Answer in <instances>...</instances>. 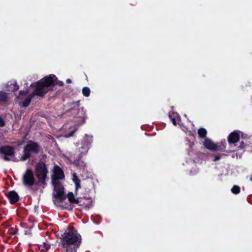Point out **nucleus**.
Listing matches in <instances>:
<instances>
[{"mask_svg": "<svg viewBox=\"0 0 252 252\" xmlns=\"http://www.w3.org/2000/svg\"><path fill=\"white\" fill-rule=\"evenodd\" d=\"M54 186V189L53 193V202L55 205L60 207L62 209H71V205L68 203H65L63 205V202L66 198V195L64 194V188L61 185L60 182L58 184L52 182Z\"/></svg>", "mask_w": 252, "mask_h": 252, "instance_id": "7ed1b4c3", "label": "nucleus"}, {"mask_svg": "<svg viewBox=\"0 0 252 252\" xmlns=\"http://www.w3.org/2000/svg\"><path fill=\"white\" fill-rule=\"evenodd\" d=\"M207 133V130L204 128H200L198 130V134L200 138H205L206 137Z\"/></svg>", "mask_w": 252, "mask_h": 252, "instance_id": "4be33fe9", "label": "nucleus"}, {"mask_svg": "<svg viewBox=\"0 0 252 252\" xmlns=\"http://www.w3.org/2000/svg\"><path fill=\"white\" fill-rule=\"evenodd\" d=\"M66 82L67 83H71L72 82V81L70 79H67L66 80Z\"/></svg>", "mask_w": 252, "mask_h": 252, "instance_id": "f704fd0d", "label": "nucleus"}, {"mask_svg": "<svg viewBox=\"0 0 252 252\" xmlns=\"http://www.w3.org/2000/svg\"><path fill=\"white\" fill-rule=\"evenodd\" d=\"M62 236V245L65 252H77L81 243V236L77 231L71 229Z\"/></svg>", "mask_w": 252, "mask_h": 252, "instance_id": "f257e3e1", "label": "nucleus"}, {"mask_svg": "<svg viewBox=\"0 0 252 252\" xmlns=\"http://www.w3.org/2000/svg\"><path fill=\"white\" fill-rule=\"evenodd\" d=\"M250 180L252 182V174L251 175Z\"/></svg>", "mask_w": 252, "mask_h": 252, "instance_id": "e433bc0d", "label": "nucleus"}, {"mask_svg": "<svg viewBox=\"0 0 252 252\" xmlns=\"http://www.w3.org/2000/svg\"><path fill=\"white\" fill-rule=\"evenodd\" d=\"M67 198L70 203L76 204L77 203H81L78 201L79 198H75L73 193L72 192H69L67 194Z\"/></svg>", "mask_w": 252, "mask_h": 252, "instance_id": "f3484780", "label": "nucleus"}, {"mask_svg": "<svg viewBox=\"0 0 252 252\" xmlns=\"http://www.w3.org/2000/svg\"><path fill=\"white\" fill-rule=\"evenodd\" d=\"M35 95L32 93L30 94L27 97H26L23 102V106L27 107L29 106L31 102L32 99Z\"/></svg>", "mask_w": 252, "mask_h": 252, "instance_id": "dca6fc26", "label": "nucleus"}, {"mask_svg": "<svg viewBox=\"0 0 252 252\" xmlns=\"http://www.w3.org/2000/svg\"><path fill=\"white\" fill-rule=\"evenodd\" d=\"M48 173V170L46 164L43 161L40 160L36 164L35 168V174L38 179L39 185H46L45 180L47 177Z\"/></svg>", "mask_w": 252, "mask_h": 252, "instance_id": "423d86ee", "label": "nucleus"}, {"mask_svg": "<svg viewBox=\"0 0 252 252\" xmlns=\"http://www.w3.org/2000/svg\"><path fill=\"white\" fill-rule=\"evenodd\" d=\"M43 245L44 248L45 249V250H46L47 251H48L50 248V244H49L47 243L44 242Z\"/></svg>", "mask_w": 252, "mask_h": 252, "instance_id": "2f4dec72", "label": "nucleus"}, {"mask_svg": "<svg viewBox=\"0 0 252 252\" xmlns=\"http://www.w3.org/2000/svg\"><path fill=\"white\" fill-rule=\"evenodd\" d=\"M73 181L75 185L76 189H78L79 188H81L80 180L75 173H74L73 175Z\"/></svg>", "mask_w": 252, "mask_h": 252, "instance_id": "6ab92c4d", "label": "nucleus"}, {"mask_svg": "<svg viewBox=\"0 0 252 252\" xmlns=\"http://www.w3.org/2000/svg\"><path fill=\"white\" fill-rule=\"evenodd\" d=\"M94 185L93 184L90 183L88 187L85 188V193L83 198L86 200H92V196L91 194L93 191Z\"/></svg>", "mask_w": 252, "mask_h": 252, "instance_id": "ddd939ff", "label": "nucleus"}, {"mask_svg": "<svg viewBox=\"0 0 252 252\" xmlns=\"http://www.w3.org/2000/svg\"><path fill=\"white\" fill-rule=\"evenodd\" d=\"M15 149L13 146L3 145L0 147V154L4 155L3 159L5 161H10L11 159L9 157H14L12 160L16 161V158L15 157Z\"/></svg>", "mask_w": 252, "mask_h": 252, "instance_id": "0eeeda50", "label": "nucleus"}, {"mask_svg": "<svg viewBox=\"0 0 252 252\" xmlns=\"http://www.w3.org/2000/svg\"><path fill=\"white\" fill-rule=\"evenodd\" d=\"M11 89H9V91L12 92H15L19 89V86L16 83H14V84H12L11 85Z\"/></svg>", "mask_w": 252, "mask_h": 252, "instance_id": "a878e982", "label": "nucleus"}, {"mask_svg": "<svg viewBox=\"0 0 252 252\" xmlns=\"http://www.w3.org/2000/svg\"><path fill=\"white\" fill-rule=\"evenodd\" d=\"M24 154L21 157L20 160L22 161H25L27 159L31 157V152L29 151H27L25 149V147L24 148L23 151Z\"/></svg>", "mask_w": 252, "mask_h": 252, "instance_id": "aec40b11", "label": "nucleus"}, {"mask_svg": "<svg viewBox=\"0 0 252 252\" xmlns=\"http://www.w3.org/2000/svg\"><path fill=\"white\" fill-rule=\"evenodd\" d=\"M226 145V143L225 139H223V140L221 141V142L218 145V151H220V152H225Z\"/></svg>", "mask_w": 252, "mask_h": 252, "instance_id": "412c9836", "label": "nucleus"}, {"mask_svg": "<svg viewBox=\"0 0 252 252\" xmlns=\"http://www.w3.org/2000/svg\"><path fill=\"white\" fill-rule=\"evenodd\" d=\"M56 80H57L56 76L50 74L43 77L37 82L32 84L31 87L34 88L32 93L34 95L40 97L44 96L49 90H52L49 87L52 86Z\"/></svg>", "mask_w": 252, "mask_h": 252, "instance_id": "f03ea898", "label": "nucleus"}, {"mask_svg": "<svg viewBox=\"0 0 252 252\" xmlns=\"http://www.w3.org/2000/svg\"><path fill=\"white\" fill-rule=\"evenodd\" d=\"M8 100V95L5 92L0 91V104L5 103Z\"/></svg>", "mask_w": 252, "mask_h": 252, "instance_id": "a211bd4d", "label": "nucleus"}, {"mask_svg": "<svg viewBox=\"0 0 252 252\" xmlns=\"http://www.w3.org/2000/svg\"><path fill=\"white\" fill-rule=\"evenodd\" d=\"M25 147L27 151L32 152L35 154H38L41 149V146L38 143L32 140L28 141Z\"/></svg>", "mask_w": 252, "mask_h": 252, "instance_id": "9d476101", "label": "nucleus"}, {"mask_svg": "<svg viewBox=\"0 0 252 252\" xmlns=\"http://www.w3.org/2000/svg\"><path fill=\"white\" fill-rule=\"evenodd\" d=\"M77 130V128H74L73 129H72V130L70 131L67 134H66L65 135V137H71V136H73L74 134L75 133V132Z\"/></svg>", "mask_w": 252, "mask_h": 252, "instance_id": "bb28decb", "label": "nucleus"}, {"mask_svg": "<svg viewBox=\"0 0 252 252\" xmlns=\"http://www.w3.org/2000/svg\"><path fill=\"white\" fill-rule=\"evenodd\" d=\"M3 218V215L0 213V220H1Z\"/></svg>", "mask_w": 252, "mask_h": 252, "instance_id": "c9c22d12", "label": "nucleus"}, {"mask_svg": "<svg viewBox=\"0 0 252 252\" xmlns=\"http://www.w3.org/2000/svg\"><path fill=\"white\" fill-rule=\"evenodd\" d=\"M28 93V91L27 90H20L19 93V96H21L23 95H26Z\"/></svg>", "mask_w": 252, "mask_h": 252, "instance_id": "c756f323", "label": "nucleus"}, {"mask_svg": "<svg viewBox=\"0 0 252 252\" xmlns=\"http://www.w3.org/2000/svg\"><path fill=\"white\" fill-rule=\"evenodd\" d=\"M84 198L83 197L79 198L78 199V201H80L81 203H77L76 204L81 206L83 208L89 209L92 205L93 200H87L88 202L86 203L84 202Z\"/></svg>", "mask_w": 252, "mask_h": 252, "instance_id": "2eb2a0df", "label": "nucleus"}, {"mask_svg": "<svg viewBox=\"0 0 252 252\" xmlns=\"http://www.w3.org/2000/svg\"><path fill=\"white\" fill-rule=\"evenodd\" d=\"M9 202L11 204L16 203L19 199L18 193L14 190L10 191L7 194Z\"/></svg>", "mask_w": 252, "mask_h": 252, "instance_id": "4468645a", "label": "nucleus"}, {"mask_svg": "<svg viewBox=\"0 0 252 252\" xmlns=\"http://www.w3.org/2000/svg\"><path fill=\"white\" fill-rule=\"evenodd\" d=\"M64 178V174L62 169L58 165H56L53 169V175L51 178V182L58 184L60 180Z\"/></svg>", "mask_w": 252, "mask_h": 252, "instance_id": "1a4fd4ad", "label": "nucleus"}, {"mask_svg": "<svg viewBox=\"0 0 252 252\" xmlns=\"http://www.w3.org/2000/svg\"><path fill=\"white\" fill-rule=\"evenodd\" d=\"M222 155V154H219L216 155L215 157H214V159H213V161L215 162V161L220 160L221 158V156Z\"/></svg>", "mask_w": 252, "mask_h": 252, "instance_id": "c85d7f7f", "label": "nucleus"}, {"mask_svg": "<svg viewBox=\"0 0 252 252\" xmlns=\"http://www.w3.org/2000/svg\"><path fill=\"white\" fill-rule=\"evenodd\" d=\"M5 126V122L3 119L0 117V127H3Z\"/></svg>", "mask_w": 252, "mask_h": 252, "instance_id": "72a5a7b5", "label": "nucleus"}, {"mask_svg": "<svg viewBox=\"0 0 252 252\" xmlns=\"http://www.w3.org/2000/svg\"><path fill=\"white\" fill-rule=\"evenodd\" d=\"M169 118L170 119H171V118H177V119H179L180 118V116L179 115L178 113H177V112H170L169 113Z\"/></svg>", "mask_w": 252, "mask_h": 252, "instance_id": "393cba45", "label": "nucleus"}, {"mask_svg": "<svg viewBox=\"0 0 252 252\" xmlns=\"http://www.w3.org/2000/svg\"><path fill=\"white\" fill-rule=\"evenodd\" d=\"M72 105L73 106L70 109L69 112L74 118V121L78 125L84 124L87 116L83 108L79 107L80 100L72 103Z\"/></svg>", "mask_w": 252, "mask_h": 252, "instance_id": "39448f33", "label": "nucleus"}, {"mask_svg": "<svg viewBox=\"0 0 252 252\" xmlns=\"http://www.w3.org/2000/svg\"><path fill=\"white\" fill-rule=\"evenodd\" d=\"M232 192L235 194H237L240 192V188L238 186H234L231 189Z\"/></svg>", "mask_w": 252, "mask_h": 252, "instance_id": "b1692460", "label": "nucleus"}, {"mask_svg": "<svg viewBox=\"0 0 252 252\" xmlns=\"http://www.w3.org/2000/svg\"><path fill=\"white\" fill-rule=\"evenodd\" d=\"M64 83L63 81H59L58 80V78L57 77V80H56L54 82V84H53L52 86L55 85H58L60 86H63V85Z\"/></svg>", "mask_w": 252, "mask_h": 252, "instance_id": "cd10ccee", "label": "nucleus"}, {"mask_svg": "<svg viewBox=\"0 0 252 252\" xmlns=\"http://www.w3.org/2000/svg\"><path fill=\"white\" fill-rule=\"evenodd\" d=\"M246 147V144L244 141H241L238 148L240 149H244Z\"/></svg>", "mask_w": 252, "mask_h": 252, "instance_id": "7c9ffc66", "label": "nucleus"}, {"mask_svg": "<svg viewBox=\"0 0 252 252\" xmlns=\"http://www.w3.org/2000/svg\"><path fill=\"white\" fill-rule=\"evenodd\" d=\"M240 131L236 130L231 132L227 138L228 143L231 145L232 144H236L238 142L240 138Z\"/></svg>", "mask_w": 252, "mask_h": 252, "instance_id": "9b49d317", "label": "nucleus"}, {"mask_svg": "<svg viewBox=\"0 0 252 252\" xmlns=\"http://www.w3.org/2000/svg\"><path fill=\"white\" fill-rule=\"evenodd\" d=\"M90 89L88 87H85L82 89V94L86 97H88L90 95Z\"/></svg>", "mask_w": 252, "mask_h": 252, "instance_id": "5701e85b", "label": "nucleus"}, {"mask_svg": "<svg viewBox=\"0 0 252 252\" xmlns=\"http://www.w3.org/2000/svg\"><path fill=\"white\" fill-rule=\"evenodd\" d=\"M204 147L212 151H218V144H215L212 140L209 138L205 139L203 143Z\"/></svg>", "mask_w": 252, "mask_h": 252, "instance_id": "f8f14e48", "label": "nucleus"}, {"mask_svg": "<svg viewBox=\"0 0 252 252\" xmlns=\"http://www.w3.org/2000/svg\"><path fill=\"white\" fill-rule=\"evenodd\" d=\"M35 182V178L33 171L32 169H28L23 177V183L26 186H32L34 185Z\"/></svg>", "mask_w": 252, "mask_h": 252, "instance_id": "6e6552de", "label": "nucleus"}, {"mask_svg": "<svg viewBox=\"0 0 252 252\" xmlns=\"http://www.w3.org/2000/svg\"><path fill=\"white\" fill-rule=\"evenodd\" d=\"M92 142V137L86 136V137L82 142L81 147L77 148L75 154L71 155L70 156V159L73 160V163L79 164V162L83 156L87 153Z\"/></svg>", "mask_w": 252, "mask_h": 252, "instance_id": "20e7f679", "label": "nucleus"}, {"mask_svg": "<svg viewBox=\"0 0 252 252\" xmlns=\"http://www.w3.org/2000/svg\"><path fill=\"white\" fill-rule=\"evenodd\" d=\"M172 123V124L176 126L177 124V120H179V119H177V118H171V119H170Z\"/></svg>", "mask_w": 252, "mask_h": 252, "instance_id": "473e14b6", "label": "nucleus"}]
</instances>
